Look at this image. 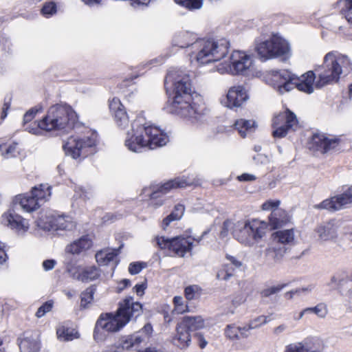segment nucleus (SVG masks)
I'll list each match as a JSON object with an SVG mask.
<instances>
[{"mask_svg": "<svg viewBox=\"0 0 352 352\" xmlns=\"http://www.w3.org/2000/svg\"><path fill=\"white\" fill-rule=\"evenodd\" d=\"M200 50L196 56L198 63L204 65L221 60L227 53V47L213 40L201 42Z\"/></svg>", "mask_w": 352, "mask_h": 352, "instance_id": "8", "label": "nucleus"}, {"mask_svg": "<svg viewBox=\"0 0 352 352\" xmlns=\"http://www.w3.org/2000/svg\"><path fill=\"white\" fill-rule=\"evenodd\" d=\"M173 302L175 306V309L177 313H183L185 311L184 309H179L180 306H183V298L181 296H175L173 298Z\"/></svg>", "mask_w": 352, "mask_h": 352, "instance_id": "54", "label": "nucleus"}, {"mask_svg": "<svg viewBox=\"0 0 352 352\" xmlns=\"http://www.w3.org/2000/svg\"><path fill=\"white\" fill-rule=\"evenodd\" d=\"M92 245V241L88 235L81 236L77 241L67 245L65 252L71 254H79L89 250Z\"/></svg>", "mask_w": 352, "mask_h": 352, "instance_id": "23", "label": "nucleus"}, {"mask_svg": "<svg viewBox=\"0 0 352 352\" xmlns=\"http://www.w3.org/2000/svg\"><path fill=\"white\" fill-rule=\"evenodd\" d=\"M197 290V287L195 285H190L185 289V296L188 300H192L195 297V294Z\"/></svg>", "mask_w": 352, "mask_h": 352, "instance_id": "52", "label": "nucleus"}, {"mask_svg": "<svg viewBox=\"0 0 352 352\" xmlns=\"http://www.w3.org/2000/svg\"><path fill=\"white\" fill-rule=\"evenodd\" d=\"M95 145V141L91 138L86 140L77 139L71 137L63 145V149L67 155H70L74 159L85 157L91 153V149Z\"/></svg>", "mask_w": 352, "mask_h": 352, "instance_id": "11", "label": "nucleus"}, {"mask_svg": "<svg viewBox=\"0 0 352 352\" xmlns=\"http://www.w3.org/2000/svg\"><path fill=\"white\" fill-rule=\"evenodd\" d=\"M76 222L67 215H55L51 213L42 214L37 221V226L46 231L55 232L63 235L65 232H71L76 228Z\"/></svg>", "mask_w": 352, "mask_h": 352, "instance_id": "7", "label": "nucleus"}, {"mask_svg": "<svg viewBox=\"0 0 352 352\" xmlns=\"http://www.w3.org/2000/svg\"><path fill=\"white\" fill-rule=\"evenodd\" d=\"M142 313V305L133 302L131 297L127 298L120 303V307L116 314H106L101 315L97 320L94 329V337L100 329L109 332H116L122 328L131 318L140 316Z\"/></svg>", "mask_w": 352, "mask_h": 352, "instance_id": "4", "label": "nucleus"}, {"mask_svg": "<svg viewBox=\"0 0 352 352\" xmlns=\"http://www.w3.org/2000/svg\"><path fill=\"white\" fill-rule=\"evenodd\" d=\"M235 223H234L231 220L227 219L226 220L222 226L221 231L220 232V236L221 238H225L228 236V232L232 230H234Z\"/></svg>", "mask_w": 352, "mask_h": 352, "instance_id": "45", "label": "nucleus"}, {"mask_svg": "<svg viewBox=\"0 0 352 352\" xmlns=\"http://www.w3.org/2000/svg\"><path fill=\"white\" fill-rule=\"evenodd\" d=\"M100 275V271L97 267L89 266L77 273H74L73 278L82 282H89L98 278Z\"/></svg>", "mask_w": 352, "mask_h": 352, "instance_id": "26", "label": "nucleus"}, {"mask_svg": "<svg viewBox=\"0 0 352 352\" xmlns=\"http://www.w3.org/2000/svg\"><path fill=\"white\" fill-rule=\"evenodd\" d=\"M223 267L226 270V272L228 274L230 278L234 275L235 270L236 269H235L233 266L230 264H225L223 265Z\"/></svg>", "mask_w": 352, "mask_h": 352, "instance_id": "63", "label": "nucleus"}, {"mask_svg": "<svg viewBox=\"0 0 352 352\" xmlns=\"http://www.w3.org/2000/svg\"><path fill=\"white\" fill-rule=\"evenodd\" d=\"M21 352H38L40 349L38 334L32 333L25 336L19 343Z\"/></svg>", "mask_w": 352, "mask_h": 352, "instance_id": "25", "label": "nucleus"}, {"mask_svg": "<svg viewBox=\"0 0 352 352\" xmlns=\"http://www.w3.org/2000/svg\"><path fill=\"white\" fill-rule=\"evenodd\" d=\"M274 242L280 246L291 245L294 243V233L292 229L280 230L272 234Z\"/></svg>", "mask_w": 352, "mask_h": 352, "instance_id": "29", "label": "nucleus"}, {"mask_svg": "<svg viewBox=\"0 0 352 352\" xmlns=\"http://www.w3.org/2000/svg\"><path fill=\"white\" fill-rule=\"evenodd\" d=\"M324 343L319 338H311L307 339L302 343L289 345L285 352H322Z\"/></svg>", "mask_w": 352, "mask_h": 352, "instance_id": "16", "label": "nucleus"}, {"mask_svg": "<svg viewBox=\"0 0 352 352\" xmlns=\"http://www.w3.org/2000/svg\"><path fill=\"white\" fill-rule=\"evenodd\" d=\"M267 224L259 220L237 221L235 223L232 234L241 243L252 246L265 235Z\"/></svg>", "mask_w": 352, "mask_h": 352, "instance_id": "6", "label": "nucleus"}, {"mask_svg": "<svg viewBox=\"0 0 352 352\" xmlns=\"http://www.w3.org/2000/svg\"><path fill=\"white\" fill-rule=\"evenodd\" d=\"M352 70V65L346 56L329 52L324 57L323 65L316 69L318 80L314 84L316 74L309 71L300 78L295 77L286 70L276 72L273 80L276 82L278 91L283 94L294 88L307 94H311L314 87L322 88L329 84L338 82L342 74L346 75Z\"/></svg>", "mask_w": 352, "mask_h": 352, "instance_id": "1", "label": "nucleus"}, {"mask_svg": "<svg viewBox=\"0 0 352 352\" xmlns=\"http://www.w3.org/2000/svg\"><path fill=\"white\" fill-rule=\"evenodd\" d=\"M92 245V241L88 235L81 236L77 241L67 245L65 252L71 254H79L89 250Z\"/></svg>", "mask_w": 352, "mask_h": 352, "instance_id": "22", "label": "nucleus"}, {"mask_svg": "<svg viewBox=\"0 0 352 352\" xmlns=\"http://www.w3.org/2000/svg\"><path fill=\"white\" fill-rule=\"evenodd\" d=\"M180 323L190 331H194L204 327V322L201 316H185Z\"/></svg>", "mask_w": 352, "mask_h": 352, "instance_id": "31", "label": "nucleus"}, {"mask_svg": "<svg viewBox=\"0 0 352 352\" xmlns=\"http://www.w3.org/2000/svg\"><path fill=\"white\" fill-rule=\"evenodd\" d=\"M187 183L185 180L180 178H176L173 180H170L166 183L162 185L157 190L153 191L151 195V198L156 199L159 197V193L162 194L167 193L170 189L176 188H184L187 186Z\"/></svg>", "mask_w": 352, "mask_h": 352, "instance_id": "28", "label": "nucleus"}, {"mask_svg": "<svg viewBox=\"0 0 352 352\" xmlns=\"http://www.w3.org/2000/svg\"><path fill=\"white\" fill-rule=\"evenodd\" d=\"M40 109H38L36 108H32L28 111L26 112V113L24 115L23 120L25 123L30 122L35 115L39 111Z\"/></svg>", "mask_w": 352, "mask_h": 352, "instance_id": "53", "label": "nucleus"}, {"mask_svg": "<svg viewBox=\"0 0 352 352\" xmlns=\"http://www.w3.org/2000/svg\"><path fill=\"white\" fill-rule=\"evenodd\" d=\"M283 288V285L273 286L267 289H263L261 294L263 297H269L271 295L275 294L279 292Z\"/></svg>", "mask_w": 352, "mask_h": 352, "instance_id": "47", "label": "nucleus"}, {"mask_svg": "<svg viewBox=\"0 0 352 352\" xmlns=\"http://www.w3.org/2000/svg\"><path fill=\"white\" fill-rule=\"evenodd\" d=\"M217 278L218 280H228L230 278V277L226 272V270L224 269V267H222V268L217 274Z\"/></svg>", "mask_w": 352, "mask_h": 352, "instance_id": "60", "label": "nucleus"}, {"mask_svg": "<svg viewBox=\"0 0 352 352\" xmlns=\"http://www.w3.org/2000/svg\"><path fill=\"white\" fill-rule=\"evenodd\" d=\"M280 203V201L279 200L267 201L262 205V209L264 210H272V211L274 208H278Z\"/></svg>", "mask_w": 352, "mask_h": 352, "instance_id": "51", "label": "nucleus"}, {"mask_svg": "<svg viewBox=\"0 0 352 352\" xmlns=\"http://www.w3.org/2000/svg\"><path fill=\"white\" fill-rule=\"evenodd\" d=\"M146 263H131L129 267V272L131 274H138L144 267H146Z\"/></svg>", "mask_w": 352, "mask_h": 352, "instance_id": "49", "label": "nucleus"}, {"mask_svg": "<svg viewBox=\"0 0 352 352\" xmlns=\"http://www.w3.org/2000/svg\"><path fill=\"white\" fill-rule=\"evenodd\" d=\"M95 291V287L91 286L81 294L80 307L82 308L87 307V305L92 301Z\"/></svg>", "mask_w": 352, "mask_h": 352, "instance_id": "41", "label": "nucleus"}, {"mask_svg": "<svg viewBox=\"0 0 352 352\" xmlns=\"http://www.w3.org/2000/svg\"><path fill=\"white\" fill-rule=\"evenodd\" d=\"M177 333L173 338L174 344L181 349H187L191 343L190 331L180 322L176 328Z\"/></svg>", "mask_w": 352, "mask_h": 352, "instance_id": "21", "label": "nucleus"}, {"mask_svg": "<svg viewBox=\"0 0 352 352\" xmlns=\"http://www.w3.org/2000/svg\"><path fill=\"white\" fill-rule=\"evenodd\" d=\"M237 179L240 182H251L254 181L256 177L255 175L249 174V173H243L237 177Z\"/></svg>", "mask_w": 352, "mask_h": 352, "instance_id": "57", "label": "nucleus"}, {"mask_svg": "<svg viewBox=\"0 0 352 352\" xmlns=\"http://www.w3.org/2000/svg\"><path fill=\"white\" fill-rule=\"evenodd\" d=\"M289 221L286 212L280 208H274L269 217V222L272 229H277Z\"/></svg>", "mask_w": 352, "mask_h": 352, "instance_id": "27", "label": "nucleus"}, {"mask_svg": "<svg viewBox=\"0 0 352 352\" xmlns=\"http://www.w3.org/2000/svg\"><path fill=\"white\" fill-rule=\"evenodd\" d=\"M16 204L19 202V206L25 211L31 212L40 207V204L31 194L25 196H17L15 199Z\"/></svg>", "mask_w": 352, "mask_h": 352, "instance_id": "30", "label": "nucleus"}, {"mask_svg": "<svg viewBox=\"0 0 352 352\" xmlns=\"http://www.w3.org/2000/svg\"><path fill=\"white\" fill-rule=\"evenodd\" d=\"M76 119V113L71 107L56 104L48 109L38 126L47 131L67 130L73 127Z\"/></svg>", "mask_w": 352, "mask_h": 352, "instance_id": "5", "label": "nucleus"}, {"mask_svg": "<svg viewBox=\"0 0 352 352\" xmlns=\"http://www.w3.org/2000/svg\"><path fill=\"white\" fill-rule=\"evenodd\" d=\"M246 329V327H237L234 324H228L225 329V335L230 340H239V331Z\"/></svg>", "mask_w": 352, "mask_h": 352, "instance_id": "40", "label": "nucleus"}, {"mask_svg": "<svg viewBox=\"0 0 352 352\" xmlns=\"http://www.w3.org/2000/svg\"><path fill=\"white\" fill-rule=\"evenodd\" d=\"M195 338L197 340L198 344L201 349H204L208 344V342L204 338V336L200 333L195 334Z\"/></svg>", "mask_w": 352, "mask_h": 352, "instance_id": "55", "label": "nucleus"}, {"mask_svg": "<svg viewBox=\"0 0 352 352\" xmlns=\"http://www.w3.org/2000/svg\"><path fill=\"white\" fill-rule=\"evenodd\" d=\"M26 130L32 134L38 135L41 133V130L43 129L38 126V123L34 122V126H29L26 128Z\"/></svg>", "mask_w": 352, "mask_h": 352, "instance_id": "61", "label": "nucleus"}, {"mask_svg": "<svg viewBox=\"0 0 352 352\" xmlns=\"http://www.w3.org/2000/svg\"><path fill=\"white\" fill-rule=\"evenodd\" d=\"M56 263V261L55 260L47 259L43 262V267L46 271L51 270L54 267Z\"/></svg>", "mask_w": 352, "mask_h": 352, "instance_id": "59", "label": "nucleus"}, {"mask_svg": "<svg viewBox=\"0 0 352 352\" xmlns=\"http://www.w3.org/2000/svg\"><path fill=\"white\" fill-rule=\"evenodd\" d=\"M185 7L189 10L199 9L202 6L203 0H186Z\"/></svg>", "mask_w": 352, "mask_h": 352, "instance_id": "50", "label": "nucleus"}, {"mask_svg": "<svg viewBox=\"0 0 352 352\" xmlns=\"http://www.w3.org/2000/svg\"><path fill=\"white\" fill-rule=\"evenodd\" d=\"M146 285L145 283L138 284L134 287V290L138 296H142L144 294V289Z\"/></svg>", "mask_w": 352, "mask_h": 352, "instance_id": "62", "label": "nucleus"}, {"mask_svg": "<svg viewBox=\"0 0 352 352\" xmlns=\"http://www.w3.org/2000/svg\"><path fill=\"white\" fill-rule=\"evenodd\" d=\"M190 76L182 71H169L164 84L169 82L173 85L175 94L172 104L173 111L183 117L192 119L193 121L202 122L208 113L204 104L192 102V94L194 90L192 86Z\"/></svg>", "mask_w": 352, "mask_h": 352, "instance_id": "2", "label": "nucleus"}, {"mask_svg": "<svg viewBox=\"0 0 352 352\" xmlns=\"http://www.w3.org/2000/svg\"><path fill=\"white\" fill-rule=\"evenodd\" d=\"M252 65L250 56L240 51L234 52L230 56V71L235 74L247 75Z\"/></svg>", "mask_w": 352, "mask_h": 352, "instance_id": "14", "label": "nucleus"}, {"mask_svg": "<svg viewBox=\"0 0 352 352\" xmlns=\"http://www.w3.org/2000/svg\"><path fill=\"white\" fill-rule=\"evenodd\" d=\"M53 307V302L51 301H47L45 302L42 306H41L36 313V316L37 318H41L43 317L46 313L51 311Z\"/></svg>", "mask_w": 352, "mask_h": 352, "instance_id": "46", "label": "nucleus"}, {"mask_svg": "<svg viewBox=\"0 0 352 352\" xmlns=\"http://www.w3.org/2000/svg\"><path fill=\"white\" fill-rule=\"evenodd\" d=\"M50 186L41 184L38 187L35 186L31 191V195L36 199L40 205L46 201L47 199L50 196Z\"/></svg>", "mask_w": 352, "mask_h": 352, "instance_id": "33", "label": "nucleus"}, {"mask_svg": "<svg viewBox=\"0 0 352 352\" xmlns=\"http://www.w3.org/2000/svg\"><path fill=\"white\" fill-rule=\"evenodd\" d=\"M267 323V318L265 316H259L254 319L250 321L248 325L246 327L247 330L257 329L261 327L263 324Z\"/></svg>", "mask_w": 352, "mask_h": 352, "instance_id": "43", "label": "nucleus"}, {"mask_svg": "<svg viewBox=\"0 0 352 352\" xmlns=\"http://www.w3.org/2000/svg\"><path fill=\"white\" fill-rule=\"evenodd\" d=\"M255 122L254 120H246L243 119L238 120L234 123L236 129L239 131L241 137L245 138L248 131L254 130Z\"/></svg>", "mask_w": 352, "mask_h": 352, "instance_id": "34", "label": "nucleus"}, {"mask_svg": "<svg viewBox=\"0 0 352 352\" xmlns=\"http://www.w3.org/2000/svg\"><path fill=\"white\" fill-rule=\"evenodd\" d=\"M352 204V186L349 187L344 193L325 199L322 203L315 205L314 208L318 209H326L330 211H336L343 207Z\"/></svg>", "mask_w": 352, "mask_h": 352, "instance_id": "13", "label": "nucleus"}, {"mask_svg": "<svg viewBox=\"0 0 352 352\" xmlns=\"http://www.w3.org/2000/svg\"><path fill=\"white\" fill-rule=\"evenodd\" d=\"M338 289L342 296L352 300V280L348 278H342L339 281Z\"/></svg>", "mask_w": 352, "mask_h": 352, "instance_id": "37", "label": "nucleus"}, {"mask_svg": "<svg viewBox=\"0 0 352 352\" xmlns=\"http://www.w3.org/2000/svg\"><path fill=\"white\" fill-rule=\"evenodd\" d=\"M344 3L341 12L349 22L352 23V0H344Z\"/></svg>", "mask_w": 352, "mask_h": 352, "instance_id": "44", "label": "nucleus"}, {"mask_svg": "<svg viewBox=\"0 0 352 352\" xmlns=\"http://www.w3.org/2000/svg\"><path fill=\"white\" fill-rule=\"evenodd\" d=\"M134 346L133 337L126 338L121 343L111 346L108 352H122L124 350H129Z\"/></svg>", "mask_w": 352, "mask_h": 352, "instance_id": "39", "label": "nucleus"}, {"mask_svg": "<svg viewBox=\"0 0 352 352\" xmlns=\"http://www.w3.org/2000/svg\"><path fill=\"white\" fill-rule=\"evenodd\" d=\"M226 258L230 261L232 266H233L235 269H240L242 266V263L237 260L235 257L230 255H226Z\"/></svg>", "mask_w": 352, "mask_h": 352, "instance_id": "56", "label": "nucleus"}, {"mask_svg": "<svg viewBox=\"0 0 352 352\" xmlns=\"http://www.w3.org/2000/svg\"><path fill=\"white\" fill-rule=\"evenodd\" d=\"M248 98L246 91L242 86L232 87L227 94V107L229 108L239 107Z\"/></svg>", "mask_w": 352, "mask_h": 352, "instance_id": "19", "label": "nucleus"}, {"mask_svg": "<svg viewBox=\"0 0 352 352\" xmlns=\"http://www.w3.org/2000/svg\"><path fill=\"white\" fill-rule=\"evenodd\" d=\"M109 109L118 126L125 128L128 126L129 122V117L124 106L118 98H114L112 99L109 104Z\"/></svg>", "mask_w": 352, "mask_h": 352, "instance_id": "18", "label": "nucleus"}, {"mask_svg": "<svg viewBox=\"0 0 352 352\" xmlns=\"http://www.w3.org/2000/svg\"><path fill=\"white\" fill-rule=\"evenodd\" d=\"M288 329V327L286 324H280L278 326L276 327L273 329V333L275 336H279L286 331Z\"/></svg>", "mask_w": 352, "mask_h": 352, "instance_id": "58", "label": "nucleus"}, {"mask_svg": "<svg viewBox=\"0 0 352 352\" xmlns=\"http://www.w3.org/2000/svg\"><path fill=\"white\" fill-rule=\"evenodd\" d=\"M1 223L16 230H25L28 225L25 220L14 211L9 210L1 216Z\"/></svg>", "mask_w": 352, "mask_h": 352, "instance_id": "20", "label": "nucleus"}, {"mask_svg": "<svg viewBox=\"0 0 352 352\" xmlns=\"http://www.w3.org/2000/svg\"><path fill=\"white\" fill-rule=\"evenodd\" d=\"M339 221L331 220L318 225L314 230V236L320 242L333 241L338 237Z\"/></svg>", "mask_w": 352, "mask_h": 352, "instance_id": "15", "label": "nucleus"}, {"mask_svg": "<svg viewBox=\"0 0 352 352\" xmlns=\"http://www.w3.org/2000/svg\"><path fill=\"white\" fill-rule=\"evenodd\" d=\"M307 309H309V314L314 313L321 318H325L328 313L327 305L323 303H320L314 307H308Z\"/></svg>", "mask_w": 352, "mask_h": 352, "instance_id": "42", "label": "nucleus"}, {"mask_svg": "<svg viewBox=\"0 0 352 352\" xmlns=\"http://www.w3.org/2000/svg\"><path fill=\"white\" fill-rule=\"evenodd\" d=\"M132 130L126 134L125 145L133 152H140L144 147L154 149L157 146L165 145L168 138L158 128L145 124H132Z\"/></svg>", "mask_w": 352, "mask_h": 352, "instance_id": "3", "label": "nucleus"}, {"mask_svg": "<svg viewBox=\"0 0 352 352\" xmlns=\"http://www.w3.org/2000/svg\"><path fill=\"white\" fill-rule=\"evenodd\" d=\"M343 234L346 236L348 239L352 242V228H344Z\"/></svg>", "mask_w": 352, "mask_h": 352, "instance_id": "64", "label": "nucleus"}, {"mask_svg": "<svg viewBox=\"0 0 352 352\" xmlns=\"http://www.w3.org/2000/svg\"><path fill=\"white\" fill-rule=\"evenodd\" d=\"M286 251V247L276 245L266 250V256L269 258L273 259L274 262L276 263L281 260Z\"/></svg>", "mask_w": 352, "mask_h": 352, "instance_id": "35", "label": "nucleus"}, {"mask_svg": "<svg viewBox=\"0 0 352 352\" xmlns=\"http://www.w3.org/2000/svg\"><path fill=\"white\" fill-rule=\"evenodd\" d=\"M288 43L284 39L273 36L270 39L261 43L256 47V51L263 60L285 55L289 52Z\"/></svg>", "mask_w": 352, "mask_h": 352, "instance_id": "9", "label": "nucleus"}, {"mask_svg": "<svg viewBox=\"0 0 352 352\" xmlns=\"http://www.w3.org/2000/svg\"><path fill=\"white\" fill-rule=\"evenodd\" d=\"M120 246L118 250H104L98 252L96 254V261L100 265H107L112 261L118 255V252L121 248Z\"/></svg>", "mask_w": 352, "mask_h": 352, "instance_id": "32", "label": "nucleus"}, {"mask_svg": "<svg viewBox=\"0 0 352 352\" xmlns=\"http://www.w3.org/2000/svg\"><path fill=\"white\" fill-rule=\"evenodd\" d=\"M92 245V241L88 235L81 236L77 241L67 245L65 252L71 254H79L89 250Z\"/></svg>", "mask_w": 352, "mask_h": 352, "instance_id": "24", "label": "nucleus"}, {"mask_svg": "<svg viewBox=\"0 0 352 352\" xmlns=\"http://www.w3.org/2000/svg\"><path fill=\"white\" fill-rule=\"evenodd\" d=\"M184 212V206L183 205L178 204L175 206V210L163 220L162 228L166 230L171 221L179 219L182 217Z\"/></svg>", "mask_w": 352, "mask_h": 352, "instance_id": "36", "label": "nucleus"}, {"mask_svg": "<svg viewBox=\"0 0 352 352\" xmlns=\"http://www.w3.org/2000/svg\"><path fill=\"white\" fill-rule=\"evenodd\" d=\"M338 144L336 138H329L324 134H315L312 138L311 147L314 150L326 153L335 148Z\"/></svg>", "mask_w": 352, "mask_h": 352, "instance_id": "17", "label": "nucleus"}, {"mask_svg": "<svg viewBox=\"0 0 352 352\" xmlns=\"http://www.w3.org/2000/svg\"><path fill=\"white\" fill-rule=\"evenodd\" d=\"M155 240L160 249L167 248L180 257H183L186 252L192 250V241L189 237L185 238L179 236L169 239L164 236H157Z\"/></svg>", "mask_w": 352, "mask_h": 352, "instance_id": "10", "label": "nucleus"}, {"mask_svg": "<svg viewBox=\"0 0 352 352\" xmlns=\"http://www.w3.org/2000/svg\"><path fill=\"white\" fill-rule=\"evenodd\" d=\"M41 12L44 15H52L56 12V6L54 2L47 3L43 6Z\"/></svg>", "mask_w": 352, "mask_h": 352, "instance_id": "48", "label": "nucleus"}, {"mask_svg": "<svg viewBox=\"0 0 352 352\" xmlns=\"http://www.w3.org/2000/svg\"><path fill=\"white\" fill-rule=\"evenodd\" d=\"M298 123L296 115L290 110L279 113L273 120L272 126L274 129L273 136L274 138L285 137L289 129L296 126Z\"/></svg>", "mask_w": 352, "mask_h": 352, "instance_id": "12", "label": "nucleus"}, {"mask_svg": "<svg viewBox=\"0 0 352 352\" xmlns=\"http://www.w3.org/2000/svg\"><path fill=\"white\" fill-rule=\"evenodd\" d=\"M56 333L58 338L64 341H69L78 338V333L75 329L65 328L64 327L58 328Z\"/></svg>", "mask_w": 352, "mask_h": 352, "instance_id": "38", "label": "nucleus"}]
</instances>
